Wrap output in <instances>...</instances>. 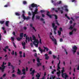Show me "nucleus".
I'll use <instances>...</instances> for the list:
<instances>
[{
	"label": "nucleus",
	"mask_w": 79,
	"mask_h": 79,
	"mask_svg": "<svg viewBox=\"0 0 79 79\" xmlns=\"http://www.w3.org/2000/svg\"><path fill=\"white\" fill-rule=\"evenodd\" d=\"M58 27L57 26H55V27H53L54 28V31H56V29Z\"/></svg>",
	"instance_id": "nucleus-30"
},
{
	"label": "nucleus",
	"mask_w": 79,
	"mask_h": 79,
	"mask_svg": "<svg viewBox=\"0 0 79 79\" xmlns=\"http://www.w3.org/2000/svg\"><path fill=\"white\" fill-rule=\"evenodd\" d=\"M44 56H45V57L48 56V54H44Z\"/></svg>",
	"instance_id": "nucleus-64"
},
{
	"label": "nucleus",
	"mask_w": 79,
	"mask_h": 79,
	"mask_svg": "<svg viewBox=\"0 0 79 79\" xmlns=\"http://www.w3.org/2000/svg\"><path fill=\"white\" fill-rule=\"evenodd\" d=\"M77 70H79V64L78 65V66L77 68Z\"/></svg>",
	"instance_id": "nucleus-60"
},
{
	"label": "nucleus",
	"mask_w": 79,
	"mask_h": 79,
	"mask_svg": "<svg viewBox=\"0 0 79 79\" xmlns=\"http://www.w3.org/2000/svg\"><path fill=\"white\" fill-rule=\"evenodd\" d=\"M40 43L41 44H42V40H41V39H40Z\"/></svg>",
	"instance_id": "nucleus-58"
},
{
	"label": "nucleus",
	"mask_w": 79,
	"mask_h": 79,
	"mask_svg": "<svg viewBox=\"0 0 79 79\" xmlns=\"http://www.w3.org/2000/svg\"><path fill=\"white\" fill-rule=\"evenodd\" d=\"M60 74H61V71L60 70H59L58 72L56 73V74L57 75L58 77H60Z\"/></svg>",
	"instance_id": "nucleus-16"
},
{
	"label": "nucleus",
	"mask_w": 79,
	"mask_h": 79,
	"mask_svg": "<svg viewBox=\"0 0 79 79\" xmlns=\"http://www.w3.org/2000/svg\"><path fill=\"white\" fill-rule=\"evenodd\" d=\"M31 6L32 8H34V7H36L35 10V12L36 13V14L37 13H38V7L39 6H40V5H38L36 4H35L34 3H33L31 4V6H29V8H30V10H32V9L31 8Z\"/></svg>",
	"instance_id": "nucleus-1"
},
{
	"label": "nucleus",
	"mask_w": 79,
	"mask_h": 79,
	"mask_svg": "<svg viewBox=\"0 0 79 79\" xmlns=\"http://www.w3.org/2000/svg\"><path fill=\"white\" fill-rule=\"evenodd\" d=\"M13 45L14 47L16 48V44H15V43H14V42H13Z\"/></svg>",
	"instance_id": "nucleus-39"
},
{
	"label": "nucleus",
	"mask_w": 79,
	"mask_h": 79,
	"mask_svg": "<svg viewBox=\"0 0 79 79\" xmlns=\"http://www.w3.org/2000/svg\"><path fill=\"white\" fill-rule=\"evenodd\" d=\"M23 33H21L20 34V38H23Z\"/></svg>",
	"instance_id": "nucleus-22"
},
{
	"label": "nucleus",
	"mask_w": 79,
	"mask_h": 79,
	"mask_svg": "<svg viewBox=\"0 0 79 79\" xmlns=\"http://www.w3.org/2000/svg\"><path fill=\"white\" fill-rule=\"evenodd\" d=\"M63 39L60 38V42H63Z\"/></svg>",
	"instance_id": "nucleus-56"
},
{
	"label": "nucleus",
	"mask_w": 79,
	"mask_h": 79,
	"mask_svg": "<svg viewBox=\"0 0 79 79\" xmlns=\"http://www.w3.org/2000/svg\"><path fill=\"white\" fill-rule=\"evenodd\" d=\"M59 31L60 32H62L63 31V28L62 27H60L59 28Z\"/></svg>",
	"instance_id": "nucleus-35"
},
{
	"label": "nucleus",
	"mask_w": 79,
	"mask_h": 79,
	"mask_svg": "<svg viewBox=\"0 0 79 79\" xmlns=\"http://www.w3.org/2000/svg\"><path fill=\"white\" fill-rule=\"evenodd\" d=\"M11 65H11V63L10 62H8V66H11Z\"/></svg>",
	"instance_id": "nucleus-55"
},
{
	"label": "nucleus",
	"mask_w": 79,
	"mask_h": 79,
	"mask_svg": "<svg viewBox=\"0 0 79 79\" xmlns=\"http://www.w3.org/2000/svg\"><path fill=\"white\" fill-rule=\"evenodd\" d=\"M25 77H26L25 76H23L22 77L21 79H24V78H25Z\"/></svg>",
	"instance_id": "nucleus-57"
},
{
	"label": "nucleus",
	"mask_w": 79,
	"mask_h": 79,
	"mask_svg": "<svg viewBox=\"0 0 79 79\" xmlns=\"http://www.w3.org/2000/svg\"><path fill=\"white\" fill-rule=\"evenodd\" d=\"M40 74L39 73H37V75H36V76L37 77V79H40L39 78L40 77Z\"/></svg>",
	"instance_id": "nucleus-11"
},
{
	"label": "nucleus",
	"mask_w": 79,
	"mask_h": 79,
	"mask_svg": "<svg viewBox=\"0 0 79 79\" xmlns=\"http://www.w3.org/2000/svg\"><path fill=\"white\" fill-rule=\"evenodd\" d=\"M35 70H33L32 71V72H30V73L31 74L32 76H34V73H35Z\"/></svg>",
	"instance_id": "nucleus-14"
},
{
	"label": "nucleus",
	"mask_w": 79,
	"mask_h": 79,
	"mask_svg": "<svg viewBox=\"0 0 79 79\" xmlns=\"http://www.w3.org/2000/svg\"><path fill=\"white\" fill-rule=\"evenodd\" d=\"M18 72H17V74H21V71H20L19 69H18Z\"/></svg>",
	"instance_id": "nucleus-21"
},
{
	"label": "nucleus",
	"mask_w": 79,
	"mask_h": 79,
	"mask_svg": "<svg viewBox=\"0 0 79 79\" xmlns=\"http://www.w3.org/2000/svg\"><path fill=\"white\" fill-rule=\"evenodd\" d=\"M23 14L21 16V17L23 18V19L24 20H26V19L27 20V19H30L29 17L28 16L26 18V16L24 15H25V11H24V10L23 11Z\"/></svg>",
	"instance_id": "nucleus-3"
},
{
	"label": "nucleus",
	"mask_w": 79,
	"mask_h": 79,
	"mask_svg": "<svg viewBox=\"0 0 79 79\" xmlns=\"http://www.w3.org/2000/svg\"><path fill=\"white\" fill-rule=\"evenodd\" d=\"M27 40H30V39L29 38V37H28L27 36Z\"/></svg>",
	"instance_id": "nucleus-53"
},
{
	"label": "nucleus",
	"mask_w": 79,
	"mask_h": 79,
	"mask_svg": "<svg viewBox=\"0 0 79 79\" xmlns=\"http://www.w3.org/2000/svg\"><path fill=\"white\" fill-rule=\"evenodd\" d=\"M52 27H54L55 26V23H52Z\"/></svg>",
	"instance_id": "nucleus-33"
},
{
	"label": "nucleus",
	"mask_w": 79,
	"mask_h": 79,
	"mask_svg": "<svg viewBox=\"0 0 79 79\" xmlns=\"http://www.w3.org/2000/svg\"><path fill=\"white\" fill-rule=\"evenodd\" d=\"M8 48H9V47L8 46H6L5 47V48L6 49H8Z\"/></svg>",
	"instance_id": "nucleus-54"
},
{
	"label": "nucleus",
	"mask_w": 79,
	"mask_h": 79,
	"mask_svg": "<svg viewBox=\"0 0 79 79\" xmlns=\"http://www.w3.org/2000/svg\"><path fill=\"white\" fill-rule=\"evenodd\" d=\"M32 15L33 16L32 17V20H33V21H34V18L35 17V15H36L37 14H38V13H36L35 12H33L32 11Z\"/></svg>",
	"instance_id": "nucleus-8"
},
{
	"label": "nucleus",
	"mask_w": 79,
	"mask_h": 79,
	"mask_svg": "<svg viewBox=\"0 0 79 79\" xmlns=\"http://www.w3.org/2000/svg\"><path fill=\"white\" fill-rule=\"evenodd\" d=\"M40 12L41 13H44V12H45V11L41 10H40Z\"/></svg>",
	"instance_id": "nucleus-47"
},
{
	"label": "nucleus",
	"mask_w": 79,
	"mask_h": 79,
	"mask_svg": "<svg viewBox=\"0 0 79 79\" xmlns=\"http://www.w3.org/2000/svg\"><path fill=\"white\" fill-rule=\"evenodd\" d=\"M32 38L33 40H34L33 42V43L34 44V45L36 47H38V45H39V41L35 38V36L34 35H32Z\"/></svg>",
	"instance_id": "nucleus-2"
},
{
	"label": "nucleus",
	"mask_w": 79,
	"mask_h": 79,
	"mask_svg": "<svg viewBox=\"0 0 79 79\" xmlns=\"http://www.w3.org/2000/svg\"><path fill=\"white\" fill-rule=\"evenodd\" d=\"M45 58L46 60H48V58H49V56H47V57H46Z\"/></svg>",
	"instance_id": "nucleus-45"
},
{
	"label": "nucleus",
	"mask_w": 79,
	"mask_h": 79,
	"mask_svg": "<svg viewBox=\"0 0 79 79\" xmlns=\"http://www.w3.org/2000/svg\"><path fill=\"white\" fill-rule=\"evenodd\" d=\"M64 75H65H65H67L66 73H63V74H62V77H64Z\"/></svg>",
	"instance_id": "nucleus-27"
},
{
	"label": "nucleus",
	"mask_w": 79,
	"mask_h": 79,
	"mask_svg": "<svg viewBox=\"0 0 79 79\" xmlns=\"http://www.w3.org/2000/svg\"><path fill=\"white\" fill-rule=\"evenodd\" d=\"M61 63V61H60V60H59V63L57 64V70L58 71H60L59 69H61V68L60 67V63Z\"/></svg>",
	"instance_id": "nucleus-9"
},
{
	"label": "nucleus",
	"mask_w": 79,
	"mask_h": 79,
	"mask_svg": "<svg viewBox=\"0 0 79 79\" xmlns=\"http://www.w3.org/2000/svg\"><path fill=\"white\" fill-rule=\"evenodd\" d=\"M2 40V35L0 33V41Z\"/></svg>",
	"instance_id": "nucleus-48"
},
{
	"label": "nucleus",
	"mask_w": 79,
	"mask_h": 79,
	"mask_svg": "<svg viewBox=\"0 0 79 79\" xmlns=\"http://www.w3.org/2000/svg\"><path fill=\"white\" fill-rule=\"evenodd\" d=\"M12 77H16V75L15 74H12Z\"/></svg>",
	"instance_id": "nucleus-51"
},
{
	"label": "nucleus",
	"mask_w": 79,
	"mask_h": 79,
	"mask_svg": "<svg viewBox=\"0 0 79 79\" xmlns=\"http://www.w3.org/2000/svg\"><path fill=\"white\" fill-rule=\"evenodd\" d=\"M49 13H50V12L48 11L47 12V16H49V18H52V15H50L48 14H49Z\"/></svg>",
	"instance_id": "nucleus-17"
},
{
	"label": "nucleus",
	"mask_w": 79,
	"mask_h": 79,
	"mask_svg": "<svg viewBox=\"0 0 79 79\" xmlns=\"http://www.w3.org/2000/svg\"><path fill=\"white\" fill-rule=\"evenodd\" d=\"M9 21H6V26H7V27H8V24H9Z\"/></svg>",
	"instance_id": "nucleus-20"
},
{
	"label": "nucleus",
	"mask_w": 79,
	"mask_h": 79,
	"mask_svg": "<svg viewBox=\"0 0 79 79\" xmlns=\"http://www.w3.org/2000/svg\"><path fill=\"white\" fill-rule=\"evenodd\" d=\"M5 65V62H3L2 63V65H1V66L2 67H4V66H4Z\"/></svg>",
	"instance_id": "nucleus-37"
},
{
	"label": "nucleus",
	"mask_w": 79,
	"mask_h": 79,
	"mask_svg": "<svg viewBox=\"0 0 79 79\" xmlns=\"http://www.w3.org/2000/svg\"><path fill=\"white\" fill-rule=\"evenodd\" d=\"M3 50L5 52H6V49L4 48V49H3Z\"/></svg>",
	"instance_id": "nucleus-63"
},
{
	"label": "nucleus",
	"mask_w": 79,
	"mask_h": 79,
	"mask_svg": "<svg viewBox=\"0 0 79 79\" xmlns=\"http://www.w3.org/2000/svg\"><path fill=\"white\" fill-rule=\"evenodd\" d=\"M30 45H31V47H32H32H33V43H31L30 44Z\"/></svg>",
	"instance_id": "nucleus-43"
},
{
	"label": "nucleus",
	"mask_w": 79,
	"mask_h": 79,
	"mask_svg": "<svg viewBox=\"0 0 79 79\" xmlns=\"http://www.w3.org/2000/svg\"><path fill=\"white\" fill-rule=\"evenodd\" d=\"M50 36V38L52 40L53 42H54V44L55 45H57V43L56 42V40L54 38L53 36Z\"/></svg>",
	"instance_id": "nucleus-4"
},
{
	"label": "nucleus",
	"mask_w": 79,
	"mask_h": 79,
	"mask_svg": "<svg viewBox=\"0 0 79 79\" xmlns=\"http://www.w3.org/2000/svg\"><path fill=\"white\" fill-rule=\"evenodd\" d=\"M39 49L40 52H41V53H42V52H45V48H44L43 50V49H41V48H40V47H39Z\"/></svg>",
	"instance_id": "nucleus-10"
},
{
	"label": "nucleus",
	"mask_w": 79,
	"mask_h": 79,
	"mask_svg": "<svg viewBox=\"0 0 79 79\" xmlns=\"http://www.w3.org/2000/svg\"><path fill=\"white\" fill-rule=\"evenodd\" d=\"M36 19H40V16L38 15H36Z\"/></svg>",
	"instance_id": "nucleus-38"
},
{
	"label": "nucleus",
	"mask_w": 79,
	"mask_h": 79,
	"mask_svg": "<svg viewBox=\"0 0 79 79\" xmlns=\"http://www.w3.org/2000/svg\"><path fill=\"white\" fill-rule=\"evenodd\" d=\"M22 45L23 46V49H25L26 48V43L25 42H22Z\"/></svg>",
	"instance_id": "nucleus-12"
},
{
	"label": "nucleus",
	"mask_w": 79,
	"mask_h": 79,
	"mask_svg": "<svg viewBox=\"0 0 79 79\" xmlns=\"http://www.w3.org/2000/svg\"><path fill=\"white\" fill-rule=\"evenodd\" d=\"M52 56H53V58L54 59H55V58H56V56L55 55H53Z\"/></svg>",
	"instance_id": "nucleus-41"
},
{
	"label": "nucleus",
	"mask_w": 79,
	"mask_h": 79,
	"mask_svg": "<svg viewBox=\"0 0 79 79\" xmlns=\"http://www.w3.org/2000/svg\"><path fill=\"white\" fill-rule=\"evenodd\" d=\"M64 50L65 52H66V54L67 55H68V52H67V51L66 50V49L64 48Z\"/></svg>",
	"instance_id": "nucleus-46"
},
{
	"label": "nucleus",
	"mask_w": 79,
	"mask_h": 79,
	"mask_svg": "<svg viewBox=\"0 0 79 79\" xmlns=\"http://www.w3.org/2000/svg\"><path fill=\"white\" fill-rule=\"evenodd\" d=\"M57 9L59 11H60L61 14H63V10H60V8L59 7Z\"/></svg>",
	"instance_id": "nucleus-19"
},
{
	"label": "nucleus",
	"mask_w": 79,
	"mask_h": 79,
	"mask_svg": "<svg viewBox=\"0 0 79 79\" xmlns=\"http://www.w3.org/2000/svg\"><path fill=\"white\" fill-rule=\"evenodd\" d=\"M23 3L24 5H26L27 4V2H26V1H24L23 2Z\"/></svg>",
	"instance_id": "nucleus-36"
},
{
	"label": "nucleus",
	"mask_w": 79,
	"mask_h": 79,
	"mask_svg": "<svg viewBox=\"0 0 79 79\" xmlns=\"http://www.w3.org/2000/svg\"><path fill=\"white\" fill-rule=\"evenodd\" d=\"M9 5H10V3L8 2L7 3V5H5L4 7H8Z\"/></svg>",
	"instance_id": "nucleus-23"
},
{
	"label": "nucleus",
	"mask_w": 79,
	"mask_h": 79,
	"mask_svg": "<svg viewBox=\"0 0 79 79\" xmlns=\"http://www.w3.org/2000/svg\"><path fill=\"white\" fill-rule=\"evenodd\" d=\"M65 11H66L67 12H68V9H65Z\"/></svg>",
	"instance_id": "nucleus-61"
},
{
	"label": "nucleus",
	"mask_w": 79,
	"mask_h": 79,
	"mask_svg": "<svg viewBox=\"0 0 79 79\" xmlns=\"http://www.w3.org/2000/svg\"><path fill=\"white\" fill-rule=\"evenodd\" d=\"M23 57L24 58H25V57H26V56L25 55V53H23Z\"/></svg>",
	"instance_id": "nucleus-59"
},
{
	"label": "nucleus",
	"mask_w": 79,
	"mask_h": 79,
	"mask_svg": "<svg viewBox=\"0 0 79 79\" xmlns=\"http://www.w3.org/2000/svg\"><path fill=\"white\" fill-rule=\"evenodd\" d=\"M69 29H70V30H72L73 29V27L71 25L70 26V27Z\"/></svg>",
	"instance_id": "nucleus-34"
},
{
	"label": "nucleus",
	"mask_w": 79,
	"mask_h": 79,
	"mask_svg": "<svg viewBox=\"0 0 79 79\" xmlns=\"http://www.w3.org/2000/svg\"><path fill=\"white\" fill-rule=\"evenodd\" d=\"M6 73L4 74L3 75V77H5L6 76Z\"/></svg>",
	"instance_id": "nucleus-52"
},
{
	"label": "nucleus",
	"mask_w": 79,
	"mask_h": 79,
	"mask_svg": "<svg viewBox=\"0 0 79 79\" xmlns=\"http://www.w3.org/2000/svg\"><path fill=\"white\" fill-rule=\"evenodd\" d=\"M52 79H55V76H54L53 77V76H52Z\"/></svg>",
	"instance_id": "nucleus-50"
},
{
	"label": "nucleus",
	"mask_w": 79,
	"mask_h": 79,
	"mask_svg": "<svg viewBox=\"0 0 79 79\" xmlns=\"http://www.w3.org/2000/svg\"><path fill=\"white\" fill-rule=\"evenodd\" d=\"M11 67H12V70H13V71L12 72V73H15V66H13V65H11Z\"/></svg>",
	"instance_id": "nucleus-15"
},
{
	"label": "nucleus",
	"mask_w": 79,
	"mask_h": 79,
	"mask_svg": "<svg viewBox=\"0 0 79 79\" xmlns=\"http://www.w3.org/2000/svg\"><path fill=\"white\" fill-rule=\"evenodd\" d=\"M72 49H73L72 51L73 53V54H75V53L76 52V50H77V47L76 46H74L73 47Z\"/></svg>",
	"instance_id": "nucleus-5"
},
{
	"label": "nucleus",
	"mask_w": 79,
	"mask_h": 79,
	"mask_svg": "<svg viewBox=\"0 0 79 79\" xmlns=\"http://www.w3.org/2000/svg\"><path fill=\"white\" fill-rule=\"evenodd\" d=\"M73 31H72L71 32H70L69 33V35H72L73 34Z\"/></svg>",
	"instance_id": "nucleus-40"
},
{
	"label": "nucleus",
	"mask_w": 79,
	"mask_h": 79,
	"mask_svg": "<svg viewBox=\"0 0 79 79\" xmlns=\"http://www.w3.org/2000/svg\"><path fill=\"white\" fill-rule=\"evenodd\" d=\"M53 15L54 16L55 19H58V16L57 15Z\"/></svg>",
	"instance_id": "nucleus-25"
},
{
	"label": "nucleus",
	"mask_w": 79,
	"mask_h": 79,
	"mask_svg": "<svg viewBox=\"0 0 79 79\" xmlns=\"http://www.w3.org/2000/svg\"><path fill=\"white\" fill-rule=\"evenodd\" d=\"M52 53V51H49L48 52V54H49V55H51Z\"/></svg>",
	"instance_id": "nucleus-49"
},
{
	"label": "nucleus",
	"mask_w": 79,
	"mask_h": 79,
	"mask_svg": "<svg viewBox=\"0 0 79 79\" xmlns=\"http://www.w3.org/2000/svg\"><path fill=\"white\" fill-rule=\"evenodd\" d=\"M11 54L12 55H14L15 54V51H12V53L11 52Z\"/></svg>",
	"instance_id": "nucleus-42"
},
{
	"label": "nucleus",
	"mask_w": 79,
	"mask_h": 79,
	"mask_svg": "<svg viewBox=\"0 0 79 79\" xmlns=\"http://www.w3.org/2000/svg\"><path fill=\"white\" fill-rule=\"evenodd\" d=\"M43 48H45V50H46L47 52H48V48L47 47H45L44 46H43Z\"/></svg>",
	"instance_id": "nucleus-28"
},
{
	"label": "nucleus",
	"mask_w": 79,
	"mask_h": 79,
	"mask_svg": "<svg viewBox=\"0 0 79 79\" xmlns=\"http://www.w3.org/2000/svg\"><path fill=\"white\" fill-rule=\"evenodd\" d=\"M5 67L6 66H4L3 67H0V70L2 71V73H3L4 72V69H5Z\"/></svg>",
	"instance_id": "nucleus-13"
},
{
	"label": "nucleus",
	"mask_w": 79,
	"mask_h": 79,
	"mask_svg": "<svg viewBox=\"0 0 79 79\" xmlns=\"http://www.w3.org/2000/svg\"><path fill=\"white\" fill-rule=\"evenodd\" d=\"M4 23H5V21H0V23L1 24H3Z\"/></svg>",
	"instance_id": "nucleus-31"
},
{
	"label": "nucleus",
	"mask_w": 79,
	"mask_h": 79,
	"mask_svg": "<svg viewBox=\"0 0 79 79\" xmlns=\"http://www.w3.org/2000/svg\"><path fill=\"white\" fill-rule=\"evenodd\" d=\"M61 1H59L58 2H57L56 3H54L53 5H54V6H58L59 5H60V4H61Z\"/></svg>",
	"instance_id": "nucleus-7"
},
{
	"label": "nucleus",
	"mask_w": 79,
	"mask_h": 79,
	"mask_svg": "<svg viewBox=\"0 0 79 79\" xmlns=\"http://www.w3.org/2000/svg\"><path fill=\"white\" fill-rule=\"evenodd\" d=\"M55 21L56 22V24H57V26H60V24L58 23V20H56Z\"/></svg>",
	"instance_id": "nucleus-32"
},
{
	"label": "nucleus",
	"mask_w": 79,
	"mask_h": 79,
	"mask_svg": "<svg viewBox=\"0 0 79 79\" xmlns=\"http://www.w3.org/2000/svg\"><path fill=\"white\" fill-rule=\"evenodd\" d=\"M17 40H18V41H19L21 40V39H22V38L21 37L20 38L19 37V38H17Z\"/></svg>",
	"instance_id": "nucleus-29"
},
{
	"label": "nucleus",
	"mask_w": 79,
	"mask_h": 79,
	"mask_svg": "<svg viewBox=\"0 0 79 79\" xmlns=\"http://www.w3.org/2000/svg\"><path fill=\"white\" fill-rule=\"evenodd\" d=\"M62 70L61 71V73L62 74L64 73V72H65V71L64 70V68L62 67Z\"/></svg>",
	"instance_id": "nucleus-18"
},
{
	"label": "nucleus",
	"mask_w": 79,
	"mask_h": 79,
	"mask_svg": "<svg viewBox=\"0 0 79 79\" xmlns=\"http://www.w3.org/2000/svg\"><path fill=\"white\" fill-rule=\"evenodd\" d=\"M15 15H16V16H20V15H21L20 14H19V13H17V12H15Z\"/></svg>",
	"instance_id": "nucleus-24"
},
{
	"label": "nucleus",
	"mask_w": 79,
	"mask_h": 79,
	"mask_svg": "<svg viewBox=\"0 0 79 79\" xmlns=\"http://www.w3.org/2000/svg\"><path fill=\"white\" fill-rule=\"evenodd\" d=\"M40 60H41V59H39V58H37L36 59V61H37L38 63H39L36 64L38 66H39L42 65V64L40 63Z\"/></svg>",
	"instance_id": "nucleus-6"
},
{
	"label": "nucleus",
	"mask_w": 79,
	"mask_h": 79,
	"mask_svg": "<svg viewBox=\"0 0 79 79\" xmlns=\"http://www.w3.org/2000/svg\"><path fill=\"white\" fill-rule=\"evenodd\" d=\"M25 71H26V69L23 68L22 69V72H25Z\"/></svg>",
	"instance_id": "nucleus-44"
},
{
	"label": "nucleus",
	"mask_w": 79,
	"mask_h": 79,
	"mask_svg": "<svg viewBox=\"0 0 79 79\" xmlns=\"http://www.w3.org/2000/svg\"><path fill=\"white\" fill-rule=\"evenodd\" d=\"M58 34L59 35H60L61 34V32L60 31H59V30L58 31Z\"/></svg>",
	"instance_id": "nucleus-26"
},
{
	"label": "nucleus",
	"mask_w": 79,
	"mask_h": 79,
	"mask_svg": "<svg viewBox=\"0 0 79 79\" xmlns=\"http://www.w3.org/2000/svg\"><path fill=\"white\" fill-rule=\"evenodd\" d=\"M64 8H67L68 7V6H64Z\"/></svg>",
	"instance_id": "nucleus-62"
}]
</instances>
